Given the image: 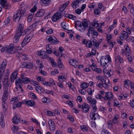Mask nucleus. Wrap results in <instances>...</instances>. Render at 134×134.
Segmentation results:
<instances>
[{
  "instance_id": "obj_1",
  "label": "nucleus",
  "mask_w": 134,
  "mask_h": 134,
  "mask_svg": "<svg viewBox=\"0 0 134 134\" xmlns=\"http://www.w3.org/2000/svg\"><path fill=\"white\" fill-rule=\"evenodd\" d=\"M24 25L19 24L17 26L16 34L14 38V42L16 43L17 42L21 36H24L26 33L25 31H23Z\"/></svg>"
},
{
  "instance_id": "obj_2",
  "label": "nucleus",
  "mask_w": 134,
  "mask_h": 134,
  "mask_svg": "<svg viewBox=\"0 0 134 134\" xmlns=\"http://www.w3.org/2000/svg\"><path fill=\"white\" fill-rule=\"evenodd\" d=\"M25 13L24 8H21L14 13L13 17V20L16 22H19L21 17L25 16Z\"/></svg>"
},
{
  "instance_id": "obj_3",
  "label": "nucleus",
  "mask_w": 134,
  "mask_h": 134,
  "mask_svg": "<svg viewBox=\"0 0 134 134\" xmlns=\"http://www.w3.org/2000/svg\"><path fill=\"white\" fill-rule=\"evenodd\" d=\"M89 22V21L87 19H84L82 21V26L83 28H78L77 29L81 32H84L86 28L88 27Z\"/></svg>"
},
{
  "instance_id": "obj_4",
  "label": "nucleus",
  "mask_w": 134,
  "mask_h": 134,
  "mask_svg": "<svg viewBox=\"0 0 134 134\" xmlns=\"http://www.w3.org/2000/svg\"><path fill=\"white\" fill-rule=\"evenodd\" d=\"M6 51L9 53L13 54L16 52V50L13 44H10L6 48Z\"/></svg>"
},
{
  "instance_id": "obj_5",
  "label": "nucleus",
  "mask_w": 134,
  "mask_h": 134,
  "mask_svg": "<svg viewBox=\"0 0 134 134\" xmlns=\"http://www.w3.org/2000/svg\"><path fill=\"white\" fill-rule=\"evenodd\" d=\"M46 39L49 41L51 42V43L52 44H57L59 42L58 40L54 36H47Z\"/></svg>"
},
{
  "instance_id": "obj_6",
  "label": "nucleus",
  "mask_w": 134,
  "mask_h": 134,
  "mask_svg": "<svg viewBox=\"0 0 134 134\" xmlns=\"http://www.w3.org/2000/svg\"><path fill=\"white\" fill-rule=\"evenodd\" d=\"M82 44L86 46V47L89 48L91 47L93 44L92 42L90 40H88L87 41L85 39H83L82 41Z\"/></svg>"
},
{
  "instance_id": "obj_7",
  "label": "nucleus",
  "mask_w": 134,
  "mask_h": 134,
  "mask_svg": "<svg viewBox=\"0 0 134 134\" xmlns=\"http://www.w3.org/2000/svg\"><path fill=\"white\" fill-rule=\"evenodd\" d=\"M90 106L86 103L83 104L82 106V112L85 113H87L89 110Z\"/></svg>"
},
{
  "instance_id": "obj_8",
  "label": "nucleus",
  "mask_w": 134,
  "mask_h": 134,
  "mask_svg": "<svg viewBox=\"0 0 134 134\" xmlns=\"http://www.w3.org/2000/svg\"><path fill=\"white\" fill-rule=\"evenodd\" d=\"M6 86L4 85V87L5 89L3 95V96L2 99L3 102H5V100L7 99L8 98V86L6 85Z\"/></svg>"
},
{
  "instance_id": "obj_9",
  "label": "nucleus",
  "mask_w": 134,
  "mask_h": 134,
  "mask_svg": "<svg viewBox=\"0 0 134 134\" xmlns=\"http://www.w3.org/2000/svg\"><path fill=\"white\" fill-rule=\"evenodd\" d=\"M113 96L112 93L111 92L106 93L105 94V96L104 98V99L105 100L110 101L113 99Z\"/></svg>"
},
{
  "instance_id": "obj_10",
  "label": "nucleus",
  "mask_w": 134,
  "mask_h": 134,
  "mask_svg": "<svg viewBox=\"0 0 134 134\" xmlns=\"http://www.w3.org/2000/svg\"><path fill=\"white\" fill-rule=\"evenodd\" d=\"M45 11L43 9H40L37 12L35 15V16L37 17H41L45 14Z\"/></svg>"
},
{
  "instance_id": "obj_11",
  "label": "nucleus",
  "mask_w": 134,
  "mask_h": 134,
  "mask_svg": "<svg viewBox=\"0 0 134 134\" xmlns=\"http://www.w3.org/2000/svg\"><path fill=\"white\" fill-rule=\"evenodd\" d=\"M18 71L15 70L11 75L10 77V81L11 82H13L15 80L17 79V75Z\"/></svg>"
},
{
  "instance_id": "obj_12",
  "label": "nucleus",
  "mask_w": 134,
  "mask_h": 134,
  "mask_svg": "<svg viewBox=\"0 0 134 134\" xmlns=\"http://www.w3.org/2000/svg\"><path fill=\"white\" fill-rule=\"evenodd\" d=\"M122 34H119V38L120 39L122 40H123L125 38L128 37L129 35L128 33L125 31H122Z\"/></svg>"
},
{
  "instance_id": "obj_13",
  "label": "nucleus",
  "mask_w": 134,
  "mask_h": 134,
  "mask_svg": "<svg viewBox=\"0 0 134 134\" xmlns=\"http://www.w3.org/2000/svg\"><path fill=\"white\" fill-rule=\"evenodd\" d=\"M92 42L93 43V46H94V48L95 49H98L99 47V46L100 42L97 41L95 39H94L93 40Z\"/></svg>"
},
{
  "instance_id": "obj_14",
  "label": "nucleus",
  "mask_w": 134,
  "mask_h": 134,
  "mask_svg": "<svg viewBox=\"0 0 134 134\" xmlns=\"http://www.w3.org/2000/svg\"><path fill=\"white\" fill-rule=\"evenodd\" d=\"M48 124L49 128L51 130L53 131L55 129V124L53 121L51 120H49L48 121Z\"/></svg>"
},
{
  "instance_id": "obj_15",
  "label": "nucleus",
  "mask_w": 134,
  "mask_h": 134,
  "mask_svg": "<svg viewBox=\"0 0 134 134\" xmlns=\"http://www.w3.org/2000/svg\"><path fill=\"white\" fill-rule=\"evenodd\" d=\"M57 12L55 13L52 18V20L53 22H55L61 18Z\"/></svg>"
},
{
  "instance_id": "obj_16",
  "label": "nucleus",
  "mask_w": 134,
  "mask_h": 134,
  "mask_svg": "<svg viewBox=\"0 0 134 134\" xmlns=\"http://www.w3.org/2000/svg\"><path fill=\"white\" fill-rule=\"evenodd\" d=\"M69 63L75 68L77 67L78 64V62L76 60L74 59H71L69 62Z\"/></svg>"
},
{
  "instance_id": "obj_17",
  "label": "nucleus",
  "mask_w": 134,
  "mask_h": 134,
  "mask_svg": "<svg viewBox=\"0 0 134 134\" xmlns=\"http://www.w3.org/2000/svg\"><path fill=\"white\" fill-rule=\"evenodd\" d=\"M21 81L22 82L24 83H27L28 82H31L29 79L26 77H24L23 75H22L21 76Z\"/></svg>"
},
{
  "instance_id": "obj_18",
  "label": "nucleus",
  "mask_w": 134,
  "mask_h": 134,
  "mask_svg": "<svg viewBox=\"0 0 134 134\" xmlns=\"http://www.w3.org/2000/svg\"><path fill=\"white\" fill-rule=\"evenodd\" d=\"M12 120L13 123L15 124H17L20 121V118H18L17 116L15 115L13 118Z\"/></svg>"
},
{
  "instance_id": "obj_19",
  "label": "nucleus",
  "mask_w": 134,
  "mask_h": 134,
  "mask_svg": "<svg viewBox=\"0 0 134 134\" xmlns=\"http://www.w3.org/2000/svg\"><path fill=\"white\" fill-rule=\"evenodd\" d=\"M29 36H26L22 42L21 44L22 46H24L25 44L28 43L30 40L29 39Z\"/></svg>"
},
{
  "instance_id": "obj_20",
  "label": "nucleus",
  "mask_w": 134,
  "mask_h": 134,
  "mask_svg": "<svg viewBox=\"0 0 134 134\" xmlns=\"http://www.w3.org/2000/svg\"><path fill=\"white\" fill-rule=\"evenodd\" d=\"M79 0H75L74 1L72 2L71 4L72 7L75 9L77 8L79 6Z\"/></svg>"
},
{
  "instance_id": "obj_21",
  "label": "nucleus",
  "mask_w": 134,
  "mask_h": 134,
  "mask_svg": "<svg viewBox=\"0 0 134 134\" xmlns=\"http://www.w3.org/2000/svg\"><path fill=\"white\" fill-rule=\"evenodd\" d=\"M37 8L36 5H34L33 8L30 9V11L31 13H30L28 16L32 18L34 15V12L36 11Z\"/></svg>"
},
{
  "instance_id": "obj_22",
  "label": "nucleus",
  "mask_w": 134,
  "mask_h": 134,
  "mask_svg": "<svg viewBox=\"0 0 134 134\" xmlns=\"http://www.w3.org/2000/svg\"><path fill=\"white\" fill-rule=\"evenodd\" d=\"M15 83L17 87L18 88H21V85H22V82L21 81V79H17L16 80Z\"/></svg>"
},
{
  "instance_id": "obj_23",
  "label": "nucleus",
  "mask_w": 134,
  "mask_h": 134,
  "mask_svg": "<svg viewBox=\"0 0 134 134\" xmlns=\"http://www.w3.org/2000/svg\"><path fill=\"white\" fill-rule=\"evenodd\" d=\"M11 129L14 133L17 132L19 130V127L16 125L12 126Z\"/></svg>"
},
{
  "instance_id": "obj_24",
  "label": "nucleus",
  "mask_w": 134,
  "mask_h": 134,
  "mask_svg": "<svg viewBox=\"0 0 134 134\" xmlns=\"http://www.w3.org/2000/svg\"><path fill=\"white\" fill-rule=\"evenodd\" d=\"M26 103L29 106H33L35 105L34 102L32 100L27 101L26 102Z\"/></svg>"
},
{
  "instance_id": "obj_25",
  "label": "nucleus",
  "mask_w": 134,
  "mask_h": 134,
  "mask_svg": "<svg viewBox=\"0 0 134 134\" xmlns=\"http://www.w3.org/2000/svg\"><path fill=\"white\" fill-rule=\"evenodd\" d=\"M46 53L50 54L52 53L51 46L49 44H47V45Z\"/></svg>"
},
{
  "instance_id": "obj_26",
  "label": "nucleus",
  "mask_w": 134,
  "mask_h": 134,
  "mask_svg": "<svg viewBox=\"0 0 134 134\" xmlns=\"http://www.w3.org/2000/svg\"><path fill=\"white\" fill-rule=\"evenodd\" d=\"M75 27L76 28V27L78 26L79 27L81 28L82 27V22H81L78 20H76L75 21Z\"/></svg>"
},
{
  "instance_id": "obj_27",
  "label": "nucleus",
  "mask_w": 134,
  "mask_h": 134,
  "mask_svg": "<svg viewBox=\"0 0 134 134\" xmlns=\"http://www.w3.org/2000/svg\"><path fill=\"white\" fill-rule=\"evenodd\" d=\"M58 67L60 69H62L63 67V65L60 58H59L58 59Z\"/></svg>"
},
{
  "instance_id": "obj_28",
  "label": "nucleus",
  "mask_w": 134,
  "mask_h": 134,
  "mask_svg": "<svg viewBox=\"0 0 134 134\" xmlns=\"http://www.w3.org/2000/svg\"><path fill=\"white\" fill-rule=\"evenodd\" d=\"M59 11L60 12H57V13L59 15L60 18H61L65 14V10H59Z\"/></svg>"
},
{
  "instance_id": "obj_29",
  "label": "nucleus",
  "mask_w": 134,
  "mask_h": 134,
  "mask_svg": "<svg viewBox=\"0 0 134 134\" xmlns=\"http://www.w3.org/2000/svg\"><path fill=\"white\" fill-rule=\"evenodd\" d=\"M117 60H118L120 63H123L122 58L120 55H118L116 57L115 59V62Z\"/></svg>"
},
{
  "instance_id": "obj_30",
  "label": "nucleus",
  "mask_w": 134,
  "mask_h": 134,
  "mask_svg": "<svg viewBox=\"0 0 134 134\" xmlns=\"http://www.w3.org/2000/svg\"><path fill=\"white\" fill-rule=\"evenodd\" d=\"M88 83L86 82L83 83L81 85V87L83 89L87 88L88 87Z\"/></svg>"
},
{
  "instance_id": "obj_31",
  "label": "nucleus",
  "mask_w": 134,
  "mask_h": 134,
  "mask_svg": "<svg viewBox=\"0 0 134 134\" xmlns=\"http://www.w3.org/2000/svg\"><path fill=\"white\" fill-rule=\"evenodd\" d=\"M94 112H91L90 114V116L91 119L94 120L96 119V117L95 116Z\"/></svg>"
},
{
  "instance_id": "obj_32",
  "label": "nucleus",
  "mask_w": 134,
  "mask_h": 134,
  "mask_svg": "<svg viewBox=\"0 0 134 134\" xmlns=\"http://www.w3.org/2000/svg\"><path fill=\"white\" fill-rule=\"evenodd\" d=\"M2 105L3 108V110L4 111H5L7 110V104L5 102H3Z\"/></svg>"
},
{
  "instance_id": "obj_33",
  "label": "nucleus",
  "mask_w": 134,
  "mask_h": 134,
  "mask_svg": "<svg viewBox=\"0 0 134 134\" xmlns=\"http://www.w3.org/2000/svg\"><path fill=\"white\" fill-rule=\"evenodd\" d=\"M42 101L44 103H48L50 102V100L46 97H44L42 99Z\"/></svg>"
},
{
  "instance_id": "obj_34",
  "label": "nucleus",
  "mask_w": 134,
  "mask_h": 134,
  "mask_svg": "<svg viewBox=\"0 0 134 134\" xmlns=\"http://www.w3.org/2000/svg\"><path fill=\"white\" fill-rule=\"evenodd\" d=\"M34 67L32 63H27L26 68L28 69H32Z\"/></svg>"
},
{
  "instance_id": "obj_35",
  "label": "nucleus",
  "mask_w": 134,
  "mask_h": 134,
  "mask_svg": "<svg viewBox=\"0 0 134 134\" xmlns=\"http://www.w3.org/2000/svg\"><path fill=\"white\" fill-rule=\"evenodd\" d=\"M81 130L84 132H86L88 131V129L85 125H81L80 126Z\"/></svg>"
},
{
  "instance_id": "obj_36",
  "label": "nucleus",
  "mask_w": 134,
  "mask_h": 134,
  "mask_svg": "<svg viewBox=\"0 0 134 134\" xmlns=\"http://www.w3.org/2000/svg\"><path fill=\"white\" fill-rule=\"evenodd\" d=\"M49 60L52 63V66L54 67H55V66H56L57 65H56V63L55 61H54L53 59H52L50 58H49Z\"/></svg>"
},
{
  "instance_id": "obj_37",
  "label": "nucleus",
  "mask_w": 134,
  "mask_h": 134,
  "mask_svg": "<svg viewBox=\"0 0 134 134\" xmlns=\"http://www.w3.org/2000/svg\"><path fill=\"white\" fill-rule=\"evenodd\" d=\"M124 83V86L126 87H127L129 86V83H130L131 82L128 80H127L125 81Z\"/></svg>"
},
{
  "instance_id": "obj_38",
  "label": "nucleus",
  "mask_w": 134,
  "mask_h": 134,
  "mask_svg": "<svg viewBox=\"0 0 134 134\" xmlns=\"http://www.w3.org/2000/svg\"><path fill=\"white\" fill-rule=\"evenodd\" d=\"M113 101L114 103V106H116L117 107H120L119 103L118 101L115 99H114Z\"/></svg>"
},
{
  "instance_id": "obj_39",
  "label": "nucleus",
  "mask_w": 134,
  "mask_h": 134,
  "mask_svg": "<svg viewBox=\"0 0 134 134\" xmlns=\"http://www.w3.org/2000/svg\"><path fill=\"white\" fill-rule=\"evenodd\" d=\"M38 25V23L37 22H36L34 23H33L32 25H31L32 28V31H34L35 30Z\"/></svg>"
},
{
  "instance_id": "obj_40",
  "label": "nucleus",
  "mask_w": 134,
  "mask_h": 134,
  "mask_svg": "<svg viewBox=\"0 0 134 134\" xmlns=\"http://www.w3.org/2000/svg\"><path fill=\"white\" fill-rule=\"evenodd\" d=\"M3 6L5 9H9L10 8V4L7 3L3 5Z\"/></svg>"
},
{
  "instance_id": "obj_41",
  "label": "nucleus",
  "mask_w": 134,
  "mask_h": 134,
  "mask_svg": "<svg viewBox=\"0 0 134 134\" xmlns=\"http://www.w3.org/2000/svg\"><path fill=\"white\" fill-rule=\"evenodd\" d=\"M101 58H100V63H101L102 65L103 66H108V65L107 64V63H108L107 61L106 60H105L104 61V62H103V63H102V62L101 61Z\"/></svg>"
},
{
  "instance_id": "obj_42",
  "label": "nucleus",
  "mask_w": 134,
  "mask_h": 134,
  "mask_svg": "<svg viewBox=\"0 0 134 134\" xmlns=\"http://www.w3.org/2000/svg\"><path fill=\"white\" fill-rule=\"evenodd\" d=\"M94 30V28L92 27H89L88 29V31L89 32V33L92 34Z\"/></svg>"
},
{
  "instance_id": "obj_43",
  "label": "nucleus",
  "mask_w": 134,
  "mask_h": 134,
  "mask_svg": "<svg viewBox=\"0 0 134 134\" xmlns=\"http://www.w3.org/2000/svg\"><path fill=\"white\" fill-rule=\"evenodd\" d=\"M35 87L36 90L38 92H40L39 91H41L42 90V89L38 85H37Z\"/></svg>"
},
{
  "instance_id": "obj_44",
  "label": "nucleus",
  "mask_w": 134,
  "mask_h": 134,
  "mask_svg": "<svg viewBox=\"0 0 134 134\" xmlns=\"http://www.w3.org/2000/svg\"><path fill=\"white\" fill-rule=\"evenodd\" d=\"M18 98L17 97H15L14 98L12 99L11 103L13 104L15 102H16L18 101Z\"/></svg>"
},
{
  "instance_id": "obj_45",
  "label": "nucleus",
  "mask_w": 134,
  "mask_h": 134,
  "mask_svg": "<svg viewBox=\"0 0 134 134\" xmlns=\"http://www.w3.org/2000/svg\"><path fill=\"white\" fill-rule=\"evenodd\" d=\"M98 7L100 9L102 10H103L104 9V6L101 3H100L98 5Z\"/></svg>"
},
{
  "instance_id": "obj_46",
  "label": "nucleus",
  "mask_w": 134,
  "mask_h": 134,
  "mask_svg": "<svg viewBox=\"0 0 134 134\" xmlns=\"http://www.w3.org/2000/svg\"><path fill=\"white\" fill-rule=\"evenodd\" d=\"M64 48L60 46L59 48V50L60 51V52L59 53L60 54V55L61 56H62V52L64 50Z\"/></svg>"
},
{
  "instance_id": "obj_47",
  "label": "nucleus",
  "mask_w": 134,
  "mask_h": 134,
  "mask_svg": "<svg viewBox=\"0 0 134 134\" xmlns=\"http://www.w3.org/2000/svg\"><path fill=\"white\" fill-rule=\"evenodd\" d=\"M42 83L43 85H44L47 86H50V84L49 83V82H47L46 81H44L42 82Z\"/></svg>"
},
{
  "instance_id": "obj_48",
  "label": "nucleus",
  "mask_w": 134,
  "mask_h": 134,
  "mask_svg": "<svg viewBox=\"0 0 134 134\" xmlns=\"http://www.w3.org/2000/svg\"><path fill=\"white\" fill-rule=\"evenodd\" d=\"M94 13L97 15L99 14L100 13L99 10L98 8L95 9L94 10Z\"/></svg>"
},
{
  "instance_id": "obj_49",
  "label": "nucleus",
  "mask_w": 134,
  "mask_h": 134,
  "mask_svg": "<svg viewBox=\"0 0 134 134\" xmlns=\"http://www.w3.org/2000/svg\"><path fill=\"white\" fill-rule=\"evenodd\" d=\"M66 7V6H65L63 4L60 7L59 10H65V9Z\"/></svg>"
},
{
  "instance_id": "obj_50",
  "label": "nucleus",
  "mask_w": 134,
  "mask_h": 134,
  "mask_svg": "<svg viewBox=\"0 0 134 134\" xmlns=\"http://www.w3.org/2000/svg\"><path fill=\"white\" fill-rule=\"evenodd\" d=\"M46 32L47 34H50L53 33V31L52 29H51L46 31Z\"/></svg>"
},
{
  "instance_id": "obj_51",
  "label": "nucleus",
  "mask_w": 134,
  "mask_h": 134,
  "mask_svg": "<svg viewBox=\"0 0 134 134\" xmlns=\"http://www.w3.org/2000/svg\"><path fill=\"white\" fill-rule=\"evenodd\" d=\"M90 66L93 71H94L96 68L95 64L94 63H92Z\"/></svg>"
},
{
  "instance_id": "obj_52",
  "label": "nucleus",
  "mask_w": 134,
  "mask_h": 134,
  "mask_svg": "<svg viewBox=\"0 0 134 134\" xmlns=\"http://www.w3.org/2000/svg\"><path fill=\"white\" fill-rule=\"evenodd\" d=\"M20 58L24 61H25L27 59V55L26 54H23Z\"/></svg>"
},
{
  "instance_id": "obj_53",
  "label": "nucleus",
  "mask_w": 134,
  "mask_h": 134,
  "mask_svg": "<svg viewBox=\"0 0 134 134\" xmlns=\"http://www.w3.org/2000/svg\"><path fill=\"white\" fill-rule=\"evenodd\" d=\"M129 9H130L131 13L134 16V8L133 7H131V8H129Z\"/></svg>"
},
{
  "instance_id": "obj_54",
  "label": "nucleus",
  "mask_w": 134,
  "mask_h": 134,
  "mask_svg": "<svg viewBox=\"0 0 134 134\" xmlns=\"http://www.w3.org/2000/svg\"><path fill=\"white\" fill-rule=\"evenodd\" d=\"M37 80L38 81H43V82L44 80V79L43 78L40 76L37 77Z\"/></svg>"
},
{
  "instance_id": "obj_55",
  "label": "nucleus",
  "mask_w": 134,
  "mask_h": 134,
  "mask_svg": "<svg viewBox=\"0 0 134 134\" xmlns=\"http://www.w3.org/2000/svg\"><path fill=\"white\" fill-rule=\"evenodd\" d=\"M10 21V17H9L7 18L6 20H5L4 23H5V24H9Z\"/></svg>"
},
{
  "instance_id": "obj_56",
  "label": "nucleus",
  "mask_w": 134,
  "mask_h": 134,
  "mask_svg": "<svg viewBox=\"0 0 134 134\" xmlns=\"http://www.w3.org/2000/svg\"><path fill=\"white\" fill-rule=\"evenodd\" d=\"M49 83L50 84V86L51 84L54 85H55V83L53 80L52 79L50 78L49 79Z\"/></svg>"
},
{
  "instance_id": "obj_57",
  "label": "nucleus",
  "mask_w": 134,
  "mask_h": 134,
  "mask_svg": "<svg viewBox=\"0 0 134 134\" xmlns=\"http://www.w3.org/2000/svg\"><path fill=\"white\" fill-rule=\"evenodd\" d=\"M23 103V102L16 103H15V105H17V107H21V105Z\"/></svg>"
},
{
  "instance_id": "obj_58",
  "label": "nucleus",
  "mask_w": 134,
  "mask_h": 134,
  "mask_svg": "<svg viewBox=\"0 0 134 134\" xmlns=\"http://www.w3.org/2000/svg\"><path fill=\"white\" fill-rule=\"evenodd\" d=\"M0 3L1 5L3 6L7 3V0H0Z\"/></svg>"
},
{
  "instance_id": "obj_59",
  "label": "nucleus",
  "mask_w": 134,
  "mask_h": 134,
  "mask_svg": "<svg viewBox=\"0 0 134 134\" xmlns=\"http://www.w3.org/2000/svg\"><path fill=\"white\" fill-rule=\"evenodd\" d=\"M103 76H96V79L100 80V81H102V80H104L103 79Z\"/></svg>"
},
{
  "instance_id": "obj_60",
  "label": "nucleus",
  "mask_w": 134,
  "mask_h": 134,
  "mask_svg": "<svg viewBox=\"0 0 134 134\" xmlns=\"http://www.w3.org/2000/svg\"><path fill=\"white\" fill-rule=\"evenodd\" d=\"M39 71L40 72V73L41 74L43 75H46V72L42 70V69L41 70V69H39Z\"/></svg>"
},
{
  "instance_id": "obj_61",
  "label": "nucleus",
  "mask_w": 134,
  "mask_h": 134,
  "mask_svg": "<svg viewBox=\"0 0 134 134\" xmlns=\"http://www.w3.org/2000/svg\"><path fill=\"white\" fill-rule=\"evenodd\" d=\"M16 55L17 57H20L21 58L23 54L21 53L18 52H16Z\"/></svg>"
},
{
  "instance_id": "obj_62",
  "label": "nucleus",
  "mask_w": 134,
  "mask_h": 134,
  "mask_svg": "<svg viewBox=\"0 0 134 134\" xmlns=\"http://www.w3.org/2000/svg\"><path fill=\"white\" fill-rule=\"evenodd\" d=\"M83 89H80L79 90V92L83 94H85L86 92V91L85 90V91H83Z\"/></svg>"
},
{
  "instance_id": "obj_63",
  "label": "nucleus",
  "mask_w": 134,
  "mask_h": 134,
  "mask_svg": "<svg viewBox=\"0 0 134 134\" xmlns=\"http://www.w3.org/2000/svg\"><path fill=\"white\" fill-rule=\"evenodd\" d=\"M122 10L124 11L125 13H127L128 12V10H127L126 7L124 5L122 8Z\"/></svg>"
},
{
  "instance_id": "obj_64",
  "label": "nucleus",
  "mask_w": 134,
  "mask_h": 134,
  "mask_svg": "<svg viewBox=\"0 0 134 134\" xmlns=\"http://www.w3.org/2000/svg\"><path fill=\"white\" fill-rule=\"evenodd\" d=\"M95 98L97 99H101L103 97L101 95L98 94L96 96Z\"/></svg>"
}]
</instances>
